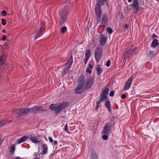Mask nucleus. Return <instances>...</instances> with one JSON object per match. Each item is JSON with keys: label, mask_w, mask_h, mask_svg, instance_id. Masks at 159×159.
<instances>
[{"label": "nucleus", "mask_w": 159, "mask_h": 159, "mask_svg": "<svg viewBox=\"0 0 159 159\" xmlns=\"http://www.w3.org/2000/svg\"><path fill=\"white\" fill-rule=\"evenodd\" d=\"M89 57L87 58V57H85V58L84 59V63L85 64L87 63V61L88 59H89Z\"/></svg>", "instance_id": "nucleus-39"}, {"label": "nucleus", "mask_w": 159, "mask_h": 159, "mask_svg": "<svg viewBox=\"0 0 159 159\" xmlns=\"http://www.w3.org/2000/svg\"><path fill=\"white\" fill-rule=\"evenodd\" d=\"M67 30V28L66 26L63 27L61 28V32L62 34H64Z\"/></svg>", "instance_id": "nucleus-30"}, {"label": "nucleus", "mask_w": 159, "mask_h": 159, "mask_svg": "<svg viewBox=\"0 0 159 159\" xmlns=\"http://www.w3.org/2000/svg\"><path fill=\"white\" fill-rule=\"evenodd\" d=\"M93 82V77L86 80L84 76L80 75L78 79L77 87L75 89V93L77 94L82 93L84 91L88 90L91 87Z\"/></svg>", "instance_id": "nucleus-1"}, {"label": "nucleus", "mask_w": 159, "mask_h": 159, "mask_svg": "<svg viewBox=\"0 0 159 159\" xmlns=\"http://www.w3.org/2000/svg\"><path fill=\"white\" fill-rule=\"evenodd\" d=\"M53 144L54 146H55L57 144L58 142H57L56 140L54 141V142L53 143Z\"/></svg>", "instance_id": "nucleus-42"}, {"label": "nucleus", "mask_w": 159, "mask_h": 159, "mask_svg": "<svg viewBox=\"0 0 159 159\" xmlns=\"http://www.w3.org/2000/svg\"><path fill=\"white\" fill-rule=\"evenodd\" d=\"M148 57L150 58H152L154 56V53L153 51L149 52L148 55Z\"/></svg>", "instance_id": "nucleus-28"}, {"label": "nucleus", "mask_w": 159, "mask_h": 159, "mask_svg": "<svg viewBox=\"0 0 159 159\" xmlns=\"http://www.w3.org/2000/svg\"><path fill=\"white\" fill-rule=\"evenodd\" d=\"M111 124L110 122L106 123L102 132V137L103 140H106L108 139L109 134L111 132Z\"/></svg>", "instance_id": "nucleus-4"}, {"label": "nucleus", "mask_w": 159, "mask_h": 159, "mask_svg": "<svg viewBox=\"0 0 159 159\" xmlns=\"http://www.w3.org/2000/svg\"><path fill=\"white\" fill-rule=\"evenodd\" d=\"M34 155H35V156H37V153H36V152H35V153H34Z\"/></svg>", "instance_id": "nucleus-51"}, {"label": "nucleus", "mask_w": 159, "mask_h": 159, "mask_svg": "<svg viewBox=\"0 0 159 159\" xmlns=\"http://www.w3.org/2000/svg\"><path fill=\"white\" fill-rule=\"evenodd\" d=\"M2 24L3 25H5L6 24V21L4 19H1Z\"/></svg>", "instance_id": "nucleus-32"}, {"label": "nucleus", "mask_w": 159, "mask_h": 159, "mask_svg": "<svg viewBox=\"0 0 159 159\" xmlns=\"http://www.w3.org/2000/svg\"><path fill=\"white\" fill-rule=\"evenodd\" d=\"M98 107H97V106H96L95 107H96V108H97Z\"/></svg>", "instance_id": "nucleus-56"}, {"label": "nucleus", "mask_w": 159, "mask_h": 159, "mask_svg": "<svg viewBox=\"0 0 159 159\" xmlns=\"http://www.w3.org/2000/svg\"><path fill=\"white\" fill-rule=\"evenodd\" d=\"M91 55L90 50L89 49H87L85 52V57L89 58Z\"/></svg>", "instance_id": "nucleus-26"}, {"label": "nucleus", "mask_w": 159, "mask_h": 159, "mask_svg": "<svg viewBox=\"0 0 159 159\" xmlns=\"http://www.w3.org/2000/svg\"><path fill=\"white\" fill-rule=\"evenodd\" d=\"M99 39L100 45L102 46H104L106 44L107 40V38H106L105 35L102 34H100Z\"/></svg>", "instance_id": "nucleus-13"}, {"label": "nucleus", "mask_w": 159, "mask_h": 159, "mask_svg": "<svg viewBox=\"0 0 159 159\" xmlns=\"http://www.w3.org/2000/svg\"><path fill=\"white\" fill-rule=\"evenodd\" d=\"M131 94H135V91H131Z\"/></svg>", "instance_id": "nucleus-48"}, {"label": "nucleus", "mask_w": 159, "mask_h": 159, "mask_svg": "<svg viewBox=\"0 0 159 159\" xmlns=\"http://www.w3.org/2000/svg\"><path fill=\"white\" fill-rule=\"evenodd\" d=\"M86 71L88 73L90 74L91 73V70H89V68H87V69H86Z\"/></svg>", "instance_id": "nucleus-43"}, {"label": "nucleus", "mask_w": 159, "mask_h": 159, "mask_svg": "<svg viewBox=\"0 0 159 159\" xmlns=\"http://www.w3.org/2000/svg\"><path fill=\"white\" fill-rule=\"evenodd\" d=\"M93 66L91 64H89V67L88 68H89V69H91L92 68Z\"/></svg>", "instance_id": "nucleus-46"}, {"label": "nucleus", "mask_w": 159, "mask_h": 159, "mask_svg": "<svg viewBox=\"0 0 159 159\" xmlns=\"http://www.w3.org/2000/svg\"><path fill=\"white\" fill-rule=\"evenodd\" d=\"M28 139V137L26 136H24L21 138L19 140L17 141V143L18 144L25 142Z\"/></svg>", "instance_id": "nucleus-20"}, {"label": "nucleus", "mask_w": 159, "mask_h": 159, "mask_svg": "<svg viewBox=\"0 0 159 159\" xmlns=\"http://www.w3.org/2000/svg\"><path fill=\"white\" fill-rule=\"evenodd\" d=\"M44 31V29L43 27L40 28L39 30H37L36 32V34L34 35V40H35L38 37L41 36L42 35V32Z\"/></svg>", "instance_id": "nucleus-14"}, {"label": "nucleus", "mask_w": 159, "mask_h": 159, "mask_svg": "<svg viewBox=\"0 0 159 159\" xmlns=\"http://www.w3.org/2000/svg\"><path fill=\"white\" fill-rule=\"evenodd\" d=\"M45 139L46 140H47V139H46V137H45Z\"/></svg>", "instance_id": "nucleus-55"}, {"label": "nucleus", "mask_w": 159, "mask_h": 159, "mask_svg": "<svg viewBox=\"0 0 159 159\" xmlns=\"http://www.w3.org/2000/svg\"><path fill=\"white\" fill-rule=\"evenodd\" d=\"M48 139L50 143H52L53 142V140L52 137H49Z\"/></svg>", "instance_id": "nucleus-41"}, {"label": "nucleus", "mask_w": 159, "mask_h": 159, "mask_svg": "<svg viewBox=\"0 0 159 159\" xmlns=\"http://www.w3.org/2000/svg\"><path fill=\"white\" fill-rule=\"evenodd\" d=\"M30 139L31 142L35 143H37L40 142V141L38 140V139L36 137H31L30 138Z\"/></svg>", "instance_id": "nucleus-23"}, {"label": "nucleus", "mask_w": 159, "mask_h": 159, "mask_svg": "<svg viewBox=\"0 0 159 159\" xmlns=\"http://www.w3.org/2000/svg\"><path fill=\"white\" fill-rule=\"evenodd\" d=\"M109 89L108 87L105 88L100 96L105 98V99H107V95L108 93Z\"/></svg>", "instance_id": "nucleus-16"}, {"label": "nucleus", "mask_w": 159, "mask_h": 159, "mask_svg": "<svg viewBox=\"0 0 159 159\" xmlns=\"http://www.w3.org/2000/svg\"><path fill=\"white\" fill-rule=\"evenodd\" d=\"M96 70L97 71V74L98 75H100L102 72V69L101 68L100 65H98L96 68Z\"/></svg>", "instance_id": "nucleus-21"}, {"label": "nucleus", "mask_w": 159, "mask_h": 159, "mask_svg": "<svg viewBox=\"0 0 159 159\" xmlns=\"http://www.w3.org/2000/svg\"><path fill=\"white\" fill-rule=\"evenodd\" d=\"M14 159H21V158L19 157H16V158H15Z\"/></svg>", "instance_id": "nucleus-49"}, {"label": "nucleus", "mask_w": 159, "mask_h": 159, "mask_svg": "<svg viewBox=\"0 0 159 159\" xmlns=\"http://www.w3.org/2000/svg\"><path fill=\"white\" fill-rule=\"evenodd\" d=\"M35 107L30 108H21L20 109L16 108L15 110L16 118L17 120L21 119L25 116L28 112L33 114H35Z\"/></svg>", "instance_id": "nucleus-2"}, {"label": "nucleus", "mask_w": 159, "mask_h": 159, "mask_svg": "<svg viewBox=\"0 0 159 159\" xmlns=\"http://www.w3.org/2000/svg\"><path fill=\"white\" fill-rule=\"evenodd\" d=\"M42 106H35V114H37L42 113L45 111V110L42 108Z\"/></svg>", "instance_id": "nucleus-17"}, {"label": "nucleus", "mask_w": 159, "mask_h": 159, "mask_svg": "<svg viewBox=\"0 0 159 159\" xmlns=\"http://www.w3.org/2000/svg\"><path fill=\"white\" fill-rule=\"evenodd\" d=\"M134 77L132 76L125 83V87L123 89L124 90H128L130 87L131 84V83L133 80Z\"/></svg>", "instance_id": "nucleus-12"}, {"label": "nucleus", "mask_w": 159, "mask_h": 159, "mask_svg": "<svg viewBox=\"0 0 159 159\" xmlns=\"http://www.w3.org/2000/svg\"><path fill=\"white\" fill-rule=\"evenodd\" d=\"M68 13V8L67 6H64L62 9L61 12L60 13V18H59L60 23L62 24L65 21Z\"/></svg>", "instance_id": "nucleus-5"}, {"label": "nucleus", "mask_w": 159, "mask_h": 159, "mask_svg": "<svg viewBox=\"0 0 159 159\" xmlns=\"http://www.w3.org/2000/svg\"><path fill=\"white\" fill-rule=\"evenodd\" d=\"M159 45L158 40L156 39H154L151 44V47L155 48Z\"/></svg>", "instance_id": "nucleus-19"}, {"label": "nucleus", "mask_w": 159, "mask_h": 159, "mask_svg": "<svg viewBox=\"0 0 159 159\" xmlns=\"http://www.w3.org/2000/svg\"><path fill=\"white\" fill-rule=\"evenodd\" d=\"M2 32L3 33L6 32V30H3L2 31Z\"/></svg>", "instance_id": "nucleus-50"}, {"label": "nucleus", "mask_w": 159, "mask_h": 159, "mask_svg": "<svg viewBox=\"0 0 159 159\" xmlns=\"http://www.w3.org/2000/svg\"><path fill=\"white\" fill-rule=\"evenodd\" d=\"M7 56L5 54H2L0 56V65L6 64Z\"/></svg>", "instance_id": "nucleus-15"}, {"label": "nucleus", "mask_w": 159, "mask_h": 159, "mask_svg": "<svg viewBox=\"0 0 159 159\" xmlns=\"http://www.w3.org/2000/svg\"><path fill=\"white\" fill-rule=\"evenodd\" d=\"M111 64V61L110 60H108L106 63V66L108 67Z\"/></svg>", "instance_id": "nucleus-35"}, {"label": "nucleus", "mask_w": 159, "mask_h": 159, "mask_svg": "<svg viewBox=\"0 0 159 159\" xmlns=\"http://www.w3.org/2000/svg\"><path fill=\"white\" fill-rule=\"evenodd\" d=\"M6 38V36L5 35H4L2 37V40L3 41H4Z\"/></svg>", "instance_id": "nucleus-45"}, {"label": "nucleus", "mask_w": 159, "mask_h": 159, "mask_svg": "<svg viewBox=\"0 0 159 159\" xmlns=\"http://www.w3.org/2000/svg\"><path fill=\"white\" fill-rule=\"evenodd\" d=\"M15 150V146L14 145H12L11 146V147L10 149V152L12 153H13Z\"/></svg>", "instance_id": "nucleus-31"}, {"label": "nucleus", "mask_w": 159, "mask_h": 159, "mask_svg": "<svg viewBox=\"0 0 159 159\" xmlns=\"http://www.w3.org/2000/svg\"><path fill=\"white\" fill-rule=\"evenodd\" d=\"M95 11L96 15L97 21L98 22H99L101 19V16L102 14V10L100 7V6L98 3H96L95 5Z\"/></svg>", "instance_id": "nucleus-9"}, {"label": "nucleus", "mask_w": 159, "mask_h": 159, "mask_svg": "<svg viewBox=\"0 0 159 159\" xmlns=\"http://www.w3.org/2000/svg\"><path fill=\"white\" fill-rule=\"evenodd\" d=\"M132 0H128V1L129 2H132Z\"/></svg>", "instance_id": "nucleus-52"}, {"label": "nucleus", "mask_w": 159, "mask_h": 159, "mask_svg": "<svg viewBox=\"0 0 159 159\" xmlns=\"http://www.w3.org/2000/svg\"><path fill=\"white\" fill-rule=\"evenodd\" d=\"M137 50L136 48L133 49L126 50L125 51L123 55L124 59L129 58L131 56L134 52Z\"/></svg>", "instance_id": "nucleus-10"}, {"label": "nucleus", "mask_w": 159, "mask_h": 159, "mask_svg": "<svg viewBox=\"0 0 159 159\" xmlns=\"http://www.w3.org/2000/svg\"><path fill=\"white\" fill-rule=\"evenodd\" d=\"M73 63V58L70 56L69 59L66 63V66L65 67L63 70V73L64 75L67 74L68 71L70 69Z\"/></svg>", "instance_id": "nucleus-7"}, {"label": "nucleus", "mask_w": 159, "mask_h": 159, "mask_svg": "<svg viewBox=\"0 0 159 159\" xmlns=\"http://www.w3.org/2000/svg\"><path fill=\"white\" fill-rule=\"evenodd\" d=\"M91 159H98L96 153L93 152L91 153Z\"/></svg>", "instance_id": "nucleus-24"}, {"label": "nucleus", "mask_w": 159, "mask_h": 159, "mask_svg": "<svg viewBox=\"0 0 159 159\" xmlns=\"http://www.w3.org/2000/svg\"><path fill=\"white\" fill-rule=\"evenodd\" d=\"M103 52V50L101 47H96L94 52V56L96 61L98 62L100 60Z\"/></svg>", "instance_id": "nucleus-8"}, {"label": "nucleus", "mask_w": 159, "mask_h": 159, "mask_svg": "<svg viewBox=\"0 0 159 159\" xmlns=\"http://www.w3.org/2000/svg\"><path fill=\"white\" fill-rule=\"evenodd\" d=\"M5 122L4 121H0V127H2V126H4L5 124Z\"/></svg>", "instance_id": "nucleus-33"}, {"label": "nucleus", "mask_w": 159, "mask_h": 159, "mask_svg": "<svg viewBox=\"0 0 159 159\" xmlns=\"http://www.w3.org/2000/svg\"><path fill=\"white\" fill-rule=\"evenodd\" d=\"M64 129L65 131L67 132H68V126H67V125H66L65 126L64 128Z\"/></svg>", "instance_id": "nucleus-37"}, {"label": "nucleus", "mask_w": 159, "mask_h": 159, "mask_svg": "<svg viewBox=\"0 0 159 159\" xmlns=\"http://www.w3.org/2000/svg\"><path fill=\"white\" fill-rule=\"evenodd\" d=\"M105 106L106 108H107L108 111L110 113L111 112L112 110L111 109V108L110 107V102L107 99H105Z\"/></svg>", "instance_id": "nucleus-18"}, {"label": "nucleus", "mask_w": 159, "mask_h": 159, "mask_svg": "<svg viewBox=\"0 0 159 159\" xmlns=\"http://www.w3.org/2000/svg\"><path fill=\"white\" fill-rule=\"evenodd\" d=\"M152 37L154 38H158L157 36L154 34H153Z\"/></svg>", "instance_id": "nucleus-44"}, {"label": "nucleus", "mask_w": 159, "mask_h": 159, "mask_svg": "<svg viewBox=\"0 0 159 159\" xmlns=\"http://www.w3.org/2000/svg\"><path fill=\"white\" fill-rule=\"evenodd\" d=\"M2 13L3 16H5L7 15V12L5 10H3L2 11Z\"/></svg>", "instance_id": "nucleus-38"}, {"label": "nucleus", "mask_w": 159, "mask_h": 159, "mask_svg": "<svg viewBox=\"0 0 159 159\" xmlns=\"http://www.w3.org/2000/svg\"><path fill=\"white\" fill-rule=\"evenodd\" d=\"M69 105V103L67 102L56 104H52L49 107V109L54 111L56 113L58 114L67 107Z\"/></svg>", "instance_id": "nucleus-3"}, {"label": "nucleus", "mask_w": 159, "mask_h": 159, "mask_svg": "<svg viewBox=\"0 0 159 159\" xmlns=\"http://www.w3.org/2000/svg\"><path fill=\"white\" fill-rule=\"evenodd\" d=\"M45 25V22L43 21H41V26L40 28L43 27V29H44V30L45 29V28H44V26Z\"/></svg>", "instance_id": "nucleus-34"}, {"label": "nucleus", "mask_w": 159, "mask_h": 159, "mask_svg": "<svg viewBox=\"0 0 159 159\" xmlns=\"http://www.w3.org/2000/svg\"><path fill=\"white\" fill-rule=\"evenodd\" d=\"M2 144V142H0V146H1V145Z\"/></svg>", "instance_id": "nucleus-54"}, {"label": "nucleus", "mask_w": 159, "mask_h": 159, "mask_svg": "<svg viewBox=\"0 0 159 159\" xmlns=\"http://www.w3.org/2000/svg\"><path fill=\"white\" fill-rule=\"evenodd\" d=\"M7 43H5V47L7 46Z\"/></svg>", "instance_id": "nucleus-53"}, {"label": "nucleus", "mask_w": 159, "mask_h": 159, "mask_svg": "<svg viewBox=\"0 0 159 159\" xmlns=\"http://www.w3.org/2000/svg\"><path fill=\"white\" fill-rule=\"evenodd\" d=\"M42 148L43 151L42 154H46L47 152V148L46 147V145L45 144H43L42 145Z\"/></svg>", "instance_id": "nucleus-22"}, {"label": "nucleus", "mask_w": 159, "mask_h": 159, "mask_svg": "<svg viewBox=\"0 0 159 159\" xmlns=\"http://www.w3.org/2000/svg\"><path fill=\"white\" fill-rule=\"evenodd\" d=\"M124 27L125 28V29H127L128 28V26L127 25L125 24L124 26Z\"/></svg>", "instance_id": "nucleus-47"}, {"label": "nucleus", "mask_w": 159, "mask_h": 159, "mask_svg": "<svg viewBox=\"0 0 159 159\" xmlns=\"http://www.w3.org/2000/svg\"><path fill=\"white\" fill-rule=\"evenodd\" d=\"M107 0H98L96 3H98L100 6H103Z\"/></svg>", "instance_id": "nucleus-25"}, {"label": "nucleus", "mask_w": 159, "mask_h": 159, "mask_svg": "<svg viewBox=\"0 0 159 159\" xmlns=\"http://www.w3.org/2000/svg\"><path fill=\"white\" fill-rule=\"evenodd\" d=\"M114 91H111L109 93V95L111 97H112L114 96Z\"/></svg>", "instance_id": "nucleus-36"}, {"label": "nucleus", "mask_w": 159, "mask_h": 159, "mask_svg": "<svg viewBox=\"0 0 159 159\" xmlns=\"http://www.w3.org/2000/svg\"><path fill=\"white\" fill-rule=\"evenodd\" d=\"M108 21V18L107 14L106 13H103L102 15L101 19H100V21L101 25V28L105 29L106 26L107 25Z\"/></svg>", "instance_id": "nucleus-6"}, {"label": "nucleus", "mask_w": 159, "mask_h": 159, "mask_svg": "<svg viewBox=\"0 0 159 159\" xmlns=\"http://www.w3.org/2000/svg\"><path fill=\"white\" fill-rule=\"evenodd\" d=\"M120 97L122 99H125L126 98V95L125 94H122L121 95Z\"/></svg>", "instance_id": "nucleus-40"}, {"label": "nucleus", "mask_w": 159, "mask_h": 159, "mask_svg": "<svg viewBox=\"0 0 159 159\" xmlns=\"http://www.w3.org/2000/svg\"><path fill=\"white\" fill-rule=\"evenodd\" d=\"M107 31L109 34H111L113 32L112 29L110 27H108L107 28Z\"/></svg>", "instance_id": "nucleus-29"}, {"label": "nucleus", "mask_w": 159, "mask_h": 159, "mask_svg": "<svg viewBox=\"0 0 159 159\" xmlns=\"http://www.w3.org/2000/svg\"><path fill=\"white\" fill-rule=\"evenodd\" d=\"M100 97H101L99 101H98L96 102L97 106V107H98L99 106H100V103L101 102H102V101L103 100H105V98L102 97L101 96H100Z\"/></svg>", "instance_id": "nucleus-27"}, {"label": "nucleus", "mask_w": 159, "mask_h": 159, "mask_svg": "<svg viewBox=\"0 0 159 159\" xmlns=\"http://www.w3.org/2000/svg\"><path fill=\"white\" fill-rule=\"evenodd\" d=\"M133 7V11L134 13H137L139 10V3L138 0H134L131 5Z\"/></svg>", "instance_id": "nucleus-11"}]
</instances>
